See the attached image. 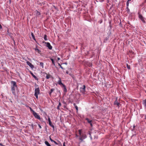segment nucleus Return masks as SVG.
Masks as SVG:
<instances>
[{
  "instance_id": "nucleus-1",
  "label": "nucleus",
  "mask_w": 146,
  "mask_h": 146,
  "mask_svg": "<svg viewBox=\"0 0 146 146\" xmlns=\"http://www.w3.org/2000/svg\"><path fill=\"white\" fill-rule=\"evenodd\" d=\"M79 133V139L81 141L80 142L82 141L84 139L87 138L86 135L82 133V129L78 130Z\"/></svg>"
},
{
  "instance_id": "nucleus-2",
  "label": "nucleus",
  "mask_w": 146,
  "mask_h": 146,
  "mask_svg": "<svg viewBox=\"0 0 146 146\" xmlns=\"http://www.w3.org/2000/svg\"><path fill=\"white\" fill-rule=\"evenodd\" d=\"M11 84L12 85L11 86V91L12 94L14 95H15V89L17 88V86L16 85V82L13 81H12Z\"/></svg>"
},
{
  "instance_id": "nucleus-3",
  "label": "nucleus",
  "mask_w": 146,
  "mask_h": 146,
  "mask_svg": "<svg viewBox=\"0 0 146 146\" xmlns=\"http://www.w3.org/2000/svg\"><path fill=\"white\" fill-rule=\"evenodd\" d=\"M40 89L39 88H36L35 90V96L37 99L38 98V95L40 93Z\"/></svg>"
},
{
  "instance_id": "nucleus-4",
  "label": "nucleus",
  "mask_w": 146,
  "mask_h": 146,
  "mask_svg": "<svg viewBox=\"0 0 146 146\" xmlns=\"http://www.w3.org/2000/svg\"><path fill=\"white\" fill-rule=\"evenodd\" d=\"M33 114L34 116L35 117L38 119H40V115L38 114L37 113L35 112V111L33 112Z\"/></svg>"
},
{
  "instance_id": "nucleus-5",
  "label": "nucleus",
  "mask_w": 146,
  "mask_h": 146,
  "mask_svg": "<svg viewBox=\"0 0 146 146\" xmlns=\"http://www.w3.org/2000/svg\"><path fill=\"white\" fill-rule=\"evenodd\" d=\"M86 86L85 85H84L83 87L80 88V90L81 92L83 94H84L85 92Z\"/></svg>"
},
{
  "instance_id": "nucleus-6",
  "label": "nucleus",
  "mask_w": 146,
  "mask_h": 146,
  "mask_svg": "<svg viewBox=\"0 0 146 146\" xmlns=\"http://www.w3.org/2000/svg\"><path fill=\"white\" fill-rule=\"evenodd\" d=\"M45 44H46V46L48 48L50 49L51 50L52 48V47L51 45L50 44V43L48 42H45Z\"/></svg>"
},
{
  "instance_id": "nucleus-7",
  "label": "nucleus",
  "mask_w": 146,
  "mask_h": 146,
  "mask_svg": "<svg viewBox=\"0 0 146 146\" xmlns=\"http://www.w3.org/2000/svg\"><path fill=\"white\" fill-rule=\"evenodd\" d=\"M139 17L143 23H145V22L144 17H143L141 14L139 15Z\"/></svg>"
},
{
  "instance_id": "nucleus-8",
  "label": "nucleus",
  "mask_w": 146,
  "mask_h": 146,
  "mask_svg": "<svg viewBox=\"0 0 146 146\" xmlns=\"http://www.w3.org/2000/svg\"><path fill=\"white\" fill-rule=\"evenodd\" d=\"M27 64L32 69L34 68V66L29 61H27Z\"/></svg>"
},
{
  "instance_id": "nucleus-9",
  "label": "nucleus",
  "mask_w": 146,
  "mask_h": 146,
  "mask_svg": "<svg viewBox=\"0 0 146 146\" xmlns=\"http://www.w3.org/2000/svg\"><path fill=\"white\" fill-rule=\"evenodd\" d=\"M85 119L87 121H88V122L90 123L91 126V127H92V126H93V125H92V120H90L88 118H86Z\"/></svg>"
},
{
  "instance_id": "nucleus-10",
  "label": "nucleus",
  "mask_w": 146,
  "mask_h": 146,
  "mask_svg": "<svg viewBox=\"0 0 146 146\" xmlns=\"http://www.w3.org/2000/svg\"><path fill=\"white\" fill-rule=\"evenodd\" d=\"M117 98H116V100L114 102V105L118 106H119V105L120 104V103L118 102L117 101Z\"/></svg>"
},
{
  "instance_id": "nucleus-11",
  "label": "nucleus",
  "mask_w": 146,
  "mask_h": 146,
  "mask_svg": "<svg viewBox=\"0 0 146 146\" xmlns=\"http://www.w3.org/2000/svg\"><path fill=\"white\" fill-rule=\"evenodd\" d=\"M59 80H58V83L60 85H62V86H63V85H64V84L63 83H62V82H61V79L59 77Z\"/></svg>"
},
{
  "instance_id": "nucleus-12",
  "label": "nucleus",
  "mask_w": 146,
  "mask_h": 146,
  "mask_svg": "<svg viewBox=\"0 0 146 146\" xmlns=\"http://www.w3.org/2000/svg\"><path fill=\"white\" fill-rule=\"evenodd\" d=\"M35 12L36 13V15L37 16H38L39 15H41L40 13L38 12L37 10H36L35 11Z\"/></svg>"
},
{
  "instance_id": "nucleus-13",
  "label": "nucleus",
  "mask_w": 146,
  "mask_h": 146,
  "mask_svg": "<svg viewBox=\"0 0 146 146\" xmlns=\"http://www.w3.org/2000/svg\"><path fill=\"white\" fill-rule=\"evenodd\" d=\"M143 104L145 106L146 108V99L143 100Z\"/></svg>"
},
{
  "instance_id": "nucleus-14",
  "label": "nucleus",
  "mask_w": 146,
  "mask_h": 146,
  "mask_svg": "<svg viewBox=\"0 0 146 146\" xmlns=\"http://www.w3.org/2000/svg\"><path fill=\"white\" fill-rule=\"evenodd\" d=\"M45 143L47 146H51L50 145L47 141H45Z\"/></svg>"
},
{
  "instance_id": "nucleus-15",
  "label": "nucleus",
  "mask_w": 146,
  "mask_h": 146,
  "mask_svg": "<svg viewBox=\"0 0 146 146\" xmlns=\"http://www.w3.org/2000/svg\"><path fill=\"white\" fill-rule=\"evenodd\" d=\"M31 35H32V37L33 38V40H36V39L35 38V36L34 35L33 33H31Z\"/></svg>"
},
{
  "instance_id": "nucleus-16",
  "label": "nucleus",
  "mask_w": 146,
  "mask_h": 146,
  "mask_svg": "<svg viewBox=\"0 0 146 146\" xmlns=\"http://www.w3.org/2000/svg\"><path fill=\"white\" fill-rule=\"evenodd\" d=\"M31 74L32 76L33 77V78L35 79L36 80H37V77L33 73H31Z\"/></svg>"
},
{
  "instance_id": "nucleus-17",
  "label": "nucleus",
  "mask_w": 146,
  "mask_h": 146,
  "mask_svg": "<svg viewBox=\"0 0 146 146\" xmlns=\"http://www.w3.org/2000/svg\"><path fill=\"white\" fill-rule=\"evenodd\" d=\"M54 89L53 88H52L51 89L50 92H49V94L50 95H51V93H52V92L53 91H54Z\"/></svg>"
},
{
  "instance_id": "nucleus-18",
  "label": "nucleus",
  "mask_w": 146,
  "mask_h": 146,
  "mask_svg": "<svg viewBox=\"0 0 146 146\" xmlns=\"http://www.w3.org/2000/svg\"><path fill=\"white\" fill-rule=\"evenodd\" d=\"M63 87L64 88V92H67V89H66V87L64 85H63Z\"/></svg>"
},
{
  "instance_id": "nucleus-19",
  "label": "nucleus",
  "mask_w": 146,
  "mask_h": 146,
  "mask_svg": "<svg viewBox=\"0 0 146 146\" xmlns=\"http://www.w3.org/2000/svg\"><path fill=\"white\" fill-rule=\"evenodd\" d=\"M50 60L52 61V62L53 64L55 66V62L54 61V60L53 59L51 58H50Z\"/></svg>"
},
{
  "instance_id": "nucleus-20",
  "label": "nucleus",
  "mask_w": 146,
  "mask_h": 146,
  "mask_svg": "<svg viewBox=\"0 0 146 146\" xmlns=\"http://www.w3.org/2000/svg\"><path fill=\"white\" fill-rule=\"evenodd\" d=\"M40 66L42 67V68H44V64L43 62H40Z\"/></svg>"
},
{
  "instance_id": "nucleus-21",
  "label": "nucleus",
  "mask_w": 146,
  "mask_h": 146,
  "mask_svg": "<svg viewBox=\"0 0 146 146\" xmlns=\"http://www.w3.org/2000/svg\"><path fill=\"white\" fill-rule=\"evenodd\" d=\"M44 39L45 40H47V36L46 35H44Z\"/></svg>"
},
{
  "instance_id": "nucleus-22",
  "label": "nucleus",
  "mask_w": 146,
  "mask_h": 146,
  "mask_svg": "<svg viewBox=\"0 0 146 146\" xmlns=\"http://www.w3.org/2000/svg\"><path fill=\"white\" fill-rule=\"evenodd\" d=\"M35 51H37L38 52H39L40 51L37 48V47L36 46V47L34 49Z\"/></svg>"
},
{
  "instance_id": "nucleus-23",
  "label": "nucleus",
  "mask_w": 146,
  "mask_h": 146,
  "mask_svg": "<svg viewBox=\"0 0 146 146\" xmlns=\"http://www.w3.org/2000/svg\"><path fill=\"white\" fill-rule=\"evenodd\" d=\"M61 106V103L60 102H59V104H58V107H57V109H59V108L60 106Z\"/></svg>"
},
{
  "instance_id": "nucleus-24",
  "label": "nucleus",
  "mask_w": 146,
  "mask_h": 146,
  "mask_svg": "<svg viewBox=\"0 0 146 146\" xmlns=\"http://www.w3.org/2000/svg\"><path fill=\"white\" fill-rule=\"evenodd\" d=\"M50 77V75H47L46 76V78L47 79H49Z\"/></svg>"
},
{
  "instance_id": "nucleus-25",
  "label": "nucleus",
  "mask_w": 146,
  "mask_h": 146,
  "mask_svg": "<svg viewBox=\"0 0 146 146\" xmlns=\"http://www.w3.org/2000/svg\"><path fill=\"white\" fill-rule=\"evenodd\" d=\"M29 108L30 109L31 111L33 113V112L35 111L31 108L30 107H29Z\"/></svg>"
},
{
  "instance_id": "nucleus-26",
  "label": "nucleus",
  "mask_w": 146,
  "mask_h": 146,
  "mask_svg": "<svg viewBox=\"0 0 146 146\" xmlns=\"http://www.w3.org/2000/svg\"><path fill=\"white\" fill-rule=\"evenodd\" d=\"M49 125L51 127H53V128H54V125H52V123H50V124H49Z\"/></svg>"
},
{
  "instance_id": "nucleus-27",
  "label": "nucleus",
  "mask_w": 146,
  "mask_h": 146,
  "mask_svg": "<svg viewBox=\"0 0 146 146\" xmlns=\"http://www.w3.org/2000/svg\"><path fill=\"white\" fill-rule=\"evenodd\" d=\"M48 121L49 124H50V123H51V122L50 120V118L49 117H48Z\"/></svg>"
},
{
  "instance_id": "nucleus-28",
  "label": "nucleus",
  "mask_w": 146,
  "mask_h": 146,
  "mask_svg": "<svg viewBox=\"0 0 146 146\" xmlns=\"http://www.w3.org/2000/svg\"><path fill=\"white\" fill-rule=\"evenodd\" d=\"M127 67L128 69H130V65H128L127 64Z\"/></svg>"
},
{
  "instance_id": "nucleus-29",
  "label": "nucleus",
  "mask_w": 146,
  "mask_h": 146,
  "mask_svg": "<svg viewBox=\"0 0 146 146\" xmlns=\"http://www.w3.org/2000/svg\"><path fill=\"white\" fill-rule=\"evenodd\" d=\"M58 65L60 66V67L62 69H63V68L60 65V63H58Z\"/></svg>"
},
{
  "instance_id": "nucleus-30",
  "label": "nucleus",
  "mask_w": 146,
  "mask_h": 146,
  "mask_svg": "<svg viewBox=\"0 0 146 146\" xmlns=\"http://www.w3.org/2000/svg\"><path fill=\"white\" fill-rule=\"evenodd\" d=\"M127 7H128L129 5V2L127 1L126 3Z\"/></svg>"
},
{
  "instance_id": "nucleus-31",
  "label": "nucleus",
  "mask_w": 146,
  "mask_h": 146,
  "mask_svg": "<svg viewBox=\"0 0 146 146\" xmlns=\"http://www.w3.org/2000/svg\"><path fill=\"white\" fill-rule=\"evenodd\" d=\"M75 108H76V110H77V112H78V106H76L75 107Z\"/></svg>"
},
{
  "instance_id": "nucleus-32",
  "label": "nucleus",
  "mask_w": 146,
  "mask_h": 146,
  "mask_svg": "<svg viewBox=\"0 0 146 146\" xmlns=\"http://www.w3.org/2000/svg\"><path fill=\"white\" fill-rule=\"evenodd\" d=\"M53 142H54V143L56 144V145H58V143L56 142L55 141H54Z\"/></svg>"
},
{
  "instance_id": "nucleus-33",
  "label": "nucleus",
  "mask_w": 146,
  "mask_h": 146,
  "mask_svg": "<svg viewBox=\"0 0 146 146\" xmlns=\"http://www.w3.org/2000/svg\"><path fill=\"white\" fill-rule=\"evenodd\" d=\"M50 141L52 142H53L54 141V140H53L50 137Z\"/></svg>"
},
{
  "instance_id": "nucleus-34",
  "label": "nucleus",
  "mask_w": 146,
  "mask_h": 146,
  "mask_svg": "<svg viewBox=\"0 0 146 146\" xmlns=\"http://www.w3.org/2000/svg\"><path fill=\"white\" fill-rule=\"evenodd\" d=\"M127 12H129V8H128V7H127Z\"/></svg>"
},
{
  "instance_id": "nucleus-35",
  "label": "nucleus",
  "mask_w": 146,
  "mask_h": 146,
  "mask_svg": "<svg viewBox=\"0 0 146 146\" xmlns=\"http://www.w3.org/2000/svg\"><path fill=\"white\" fill-rule=\"evenodd\" d=\"M38 126L39 128L40 129H41L42 127H41V126H40V124H38Z\"/></svg>"
},
{
  "instance_id": "nucleus-36",
  "label": "nucleus",
  "mask_w": 146,
  "mask_h": 146,
  "mask_svg": "<svg viewBox=\"0 0 146 146\" xmlns=\"http://www.w3.org/2000/svg\"><path fill=\"white\" fill-rule=\"evenodd\" d=\"M63 146H66L65 145V142H64L63 143Z\"/></svg>"
},
{
  "instance_id": "nucleus-37",
  "label": "nucleus",
  "mask_w": 146,
  "mask_h": 146,
  "mask_svg": "<svg viewBox=\"0 0 146 146\" xmlns=\"http://www.w3.org/2000/svg\"><path fill=\"white\" fill-rule=\"evenodd\" d=\"M73 105L75 107L76 106H77L75 103H74Z\"/></svg>"
},
{
  "instance_id": "nucleus-38",
  "label": "nucleus",
  "mask_w": 146,
  "mask_h": 146,
  "mask_svg": "<svg viewBox=\"0 0 146 146\" xmlns=\"http://www.w3.org/2000/svg\"><path fill=\"white\" fill-rule=\"evenodd\" d=\"M0 29H2V27L1 25L0 24Z\"/></svg>"
},
{
  "instance_id": "nucleus-39",
  "label": "nucleus",
  "mask_w": 146,
  "mask_h": 146,
  "mask_svg": "<svg viewBox=\"0 0 146 146\" xmlns=\"http://www.w3.org/2000/svg\"><path fill=\"white\" fill-rule=\"evenodd\" d=\"M57 59L58 60H60V59L58 57L57 58Z\"/></svg>"
},
{
  "instance_id": "nucleus-40",
  "label": "nucleus",
  "mask_w": 146,
  "mask_h": 146,
  "mask_svg": "<svg viewBox=\"0 0 146 146\" xmlns=\"http://www.w3.org/2000/svg\"><path fill=\"white\" fill-rule=\"evenodd\" d=\"M66 73L67 74H68V71H66Z\"/></svg>"
},
{
  "instance_id": "nucleus-41",
  "label": "nucleus",
  "mask_w": 146,
  "mask_h": 146,
  "mask_svg": "<svg viewBox=\"0 0 146 146\" xmlns=\"http://www.w3.org/2000/svg\"><path fill=\"white\" fill-rule=\"evenodd\" d=\"M76 137H78L79 136H78V135H77V134H76Z\"/></svg>"
},
{
  "instance_id": "nucleus-42",
  "label": "nucleus",
  "mask_w": 146,
  "mask_h": 146,
  "mask_svg": "<svg viewBox=\"0 0 146 146\" xmlns=\"http://www.w3.org/2000/svg\"><path fill=\"white\" fill-rule=\"evenodd\" d=\"M131 0H127V1L128 2H129Z\"/></svg>"
},
{
  "instance_id": "nucleus-43",
  "label": "nucleus",
  "mask_w": 146,
  "mask_h": 146,
  "mask_svg": "<svg viewBox=\"0 0 146 146\" xmlns=\"http://www.w3.org/2000/svg\"><path fill=\"white\" fill-rule=\"evenodd\" d=\"M0 145H2L1 143H0Z\"/></svg>"
},
{
  "instance_id": "nucleus-44",
  "label": "nucleus",
  "mask_w": 146,
  "mask_h": 146,
  "mask_svg": "<svg viewBox=\"0 0 146 146\" xmlns=\"http://www.w3.org/2000/svg\"><path fill=\"white\" fill-rule=\"evenodd\" d=\"M65 64H67V63H64Z\"/></svg>"
},
{
  "instance_id": "nucleus-45",
  "label": "nucleus",
  "mask_w": 146,
  "mask_h": 146,
  "mask_svg": "<svg viewBox=\"0 0 146 146\" xmlns=\"http://www.w3.org/2000/svg\"><path fill=\"white\" fill-rule=\"evenodd\" d=\"M11 0H9V2H10V3H11Z\"/></svg>"
},
{
  "instance_id": "nucleus-46",
  "label": "nucleus",
  "mask_w": 146,
  "mask_h": 146,
  "mask_svg": "<svg viewBox=\"0 0 146 146\" xmlns=\"http://www.w3.org/2000/svg\"><path fill=\"white\" fill-rule=\"evenodd\" d=\"M69 75H70V76H71V74H69Z\"/></svg>"
}]
</instances>
